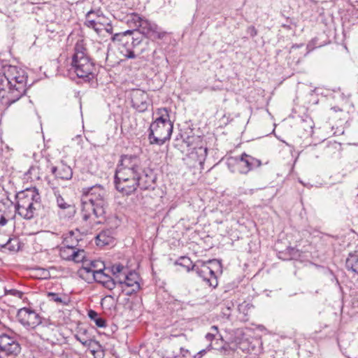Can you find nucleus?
Returning a JSON list of instances; mask_svg holds the SVG:
<instances>
[{"label": "nucleus", "instance_id": "11", "mask_svg": "<svg viewBox=\"0 0 358 358\" xmlns=\"http://www.w3.org/2000/svg\"><path fill=\"white\" fill-rule=\"evenodd\" d=\"M131 106L138 112L143 113L147 110L151 101L146 92L140 89H133L129 93Z\"/></svg>", "mask_w": 358, "mask_h": 358}, {"label": "nucleus", "instance_id": "19", "mask_svg": "<svg viewBox=\"0 0 358 358\" xmlns=\"http://www.w3.org/2000/svg\"><path fill=\"white\" fill-rule=\"evenodd\" d=\"M98 269H94L92 267H88L87 264L83 266L78 271V273L80 278L84 279L88 282H92L95 280V275Z\"/></svg>", "mask_w": 358, "mask_h": 358}, {"label": "nucleus", "instance_id": "43", "mask_svg": "<svg viewBox=\"0 0 358 358\" xmlns=\"http://www.w3.org/2000/svg\"><path fill=\"white\" fill-rule=\"evenodd\" d=\"M187 354H189V350L185 349L184 348H180V355H184L185 358H186Z\"/></svg>", "mask_w": 358, "mask_h": 358}, {"label": "nucleus", "instance_id": "15", "mask_svg": "<svg viewBox=\"0 0 358 358\" xmlns=\"http://www.w3.org/2000/svg\"><path fill=\"white\" fill-rule=\"evenodd\" d=\"M236 164L241 173L247 174L254 169L259 167L262 165V162L259 159L243 153L240 158L236 160Z\"/></svg>", "mask_w": 358, "mask_h": 358}, {"label": "nucleus", "instance_id": "20", "mask_svg": "<svg viewBox=\"0 0 358 358\" xmlns=\"http://www.w3.org/2000/svg\"><path fill=\"white\" fill-rule=\"evenodd\" d=\"M125 34H129V40L131 41V49H137L143 41V36L138 30H127Z\"/></svg>", "mask_w": 358, "mask_h": 358}, {"label": "nucleus", "instance_id": "31", "mask_svg": "<svg viewBox=\"0 0 358 358\" xmlns=\"http://www.w3.org/2000/svg\"><path fill=\"white\" fill-rule=\"evenodd\" d=\"M96 17L94 18L96 23L97 24L101 25V27H104L108 24L109 20L106 18L101 12V10H98L95 11Z\"/></svg>", "mask_w": 358, "mask_h": 358}, {"label": "nucleus", "instance_id": "7", "mask_svg": "<svg viewBox=\"0 0 358 358\" xmlns=\"http://www.w3.org/2000/svg\"><path fill=\"white\" fill-rule=\"evenodd\" d=\"M113 271L116 277L120 291L126 295L131 296L140 289L139 276L136 272H129L128 268L120 264H115Z\"/></svg>", "mask_w": 358, "mask_h": 358}, {"label": "nucleus", "instance_id": "50", "mask_svg": "<svg viewBox=\"0 0 358 358\" xmlns=\"http://www.w3.org/2000/svg\"><path fill=\"white\" fill-rule=\"evenodd\" d=\"M95 17H96V15H92V18H95Z\"/></svg>", "mask_w": 358, "mask_h": 358}, {"label": "nucleus", "instance_id": "33", "mask_svg": "<svg viewBox=\"0 0 358 358\" xmlns=\"http://www.w3.org/2000/svg\"><path fill=\"white\" fill-rule=\"evenodd\" d=\"M11 251H17L19 250V241L16 238H9L7 243L3 245Z\"/></svg>", "mask_w": 358, "mask_h": 358}, {"label": "nucleus", "instance_id": "49", "mask_svg": "<svg viewBox=\"0 0 358 358\" xmlns=\"http://www.w3.org/2000/svg\"><path fill=\"white\" fill-rule=\"evenodd\" d=\"M202 151L203 152V153H204V155H207V149H206V148H205V149H204L203 150H202Z\"/></svg>", "mask_w": 358, "mask_h": 358}, {"label": "nucleus", "instance_id": "30", "mask_svg": "<svg viewBox=\"0 0 358 358\" xmlns=\"http://www.w3.org/2000/svg\"><path fill=\"white\" fill-rule=\"evenodd\" d=\"M71 244L73 245L74 248H76L78 244V240L75 237L74 232L73 231H70L63 241V245L67 246V245H71Z\"/></svg>", "mask_w": 358, "mask_h": 358}, {"label": "nucleus", "instance_id": "35", "mask_svg": "<svg viewBox=\"0 0 358 358\" xmlns=\"http://www.w3.org/2000/svg\"><path fill=\"white\" fill-rule=\"evenodd\" d=\"M210 348H212L211 343L208 346L206 349L201 350L196 355H194V358H202V357L204 356L206 354L207 351Z\"/></svg>", "mask_w": 358, "mask_h": 358}, {"label": "nucleus", "instance_id": "4", "mask_svg": "<svg viewBox=\"0 0 358 358\" xmlns=\"http://www.w3.org/2000/svg\"><path fill=\"white\" fill-rule=\"evenodd\" d=\"M73 51L71 71L78 78L89 81L94 78L96 69L94 62L88 56L83 40L76 42Z\"/></svg>", "mask_w": 358, "mask_h": 358}, {"label": "nucleus", "instance_id": "41", "mask_svg": "<svg viewBox=\"0 0 358 358\" xmlns=\"http://www.w3.org/2000/svg\"><path fill=\"white\" fill-rule=\"evenodd\" d=\"M308 51L306 52V54L309 53L310 51H312L315 47H314V41H312L311 42H310L308 45H307V47H306Z\"/></svg>", "mask_w": 358, "mask_h": 358}, {"label": "nucleus", "instance_id": "47", "mask_svg": "<svg viewBox=\"0 0 358 358\" xmlns=\"http://www.w3.org/2000/svg\"><path fill=\"white\" fill-rule=\"evenodd\" d=\"M303 45V44H300V45H298V44H295V45H293L292 46V49H294V48H299L300 47H301Z\"/></svg>", "mask_w": 358, "mask_h": 358}, {"label": "nucleus", "instance_id": "9", "mask_svg": "<svg viewBox=\"0 0 358 358\" xmlns=\"http://www.w3.org/2000/svg\"><path fill=\"white\" fill-rule=\"evenodd\" d=\"M213 262V260H210L208 262H199L197 264H195L194 266H192V270L194 271L207 285L215 287L218 284L217 276L213 269L208 266V263Z\"/></svg>", "mask_w": 358, "mask_h": 358}, {"label": "nucleus", "instance_id": "26", "mask_svg": "<svg viewBox=\"0 0 358 358\" xmlns=\"http://www.w3.org/2000/svg\"><path fill=\"white\" fill-rule=\"evenodd\" d=\"M298 250L294 248L288 247L286 252H280L279 258L283 260L292 259L297 256Z\"/></svg>", "mask_w": 358, "mask_h": 358}, {"label": "nucleus", "instance_id": "42", "mask_svg": "<svg viewBox=\"0 0 358 358\" xmlns=\"http://www.w3.org/2000/svg\"><path fill=\"white\" fill-rule=\"evenodd\" d=\"M12 294L15 296H17L19 298H22V295H23V293L20 291H18V290H15V289H13L10 291Z\"/></svg>", "mask_w": 358, "mask_h": 358}, {"label": "nucleus", "instance_id": "39", "mask_svg": "<svg viewBox=\"0 0 358 358\" xmlns=\"http://www.w3.org/2000/svg\"><path fill=\"white\" fill-rule=\"evenodd\" d=\"M103 29H105L109 34L113 33V27L110 20L108 21V24L105 26Z\"/></svg>", "mask_w": 358, "mask_h": 358}, {"label": "nucleus", "instance_id": "44", "mask_svg": "<svg viewBox=\"0 0 358 358\" xmlns=\"http://www.w3.org/2000/svg\"><path fill=\"white\" fill-rule=\"evenodd\" d=\"M104 27H101V25L97 24L95 25L94 30L97 33L99 34L101 32L102 30H103Z\"/></svg>", "mask_w": 358, "mask_h": 358}, {"label": "nucleus", "instance_id": "40", "mask_svg": "<svg viewBox=\"0 0 358 358\" xmlns=\"http://www.w3.org/2000/svg\"><path fill=\"white\" fill-rule=\"evenodd\" d=\"M217 338V337L215 336H214L213 334H211V333H208L206 335V339L208 341H210V342H212L214 339Z\"/></svg>", "mask_w": 358, "mask_h": 358}, {"label": "nucleus", "instance_id": "27", "mask_svg": "<svg viewBox=\"0 0 358 358\" xmlns=\"http://www.w3.org/2000/svg\"><path fill=\"white\" fill-rule=\"evenodd\" d=\"M176 264L180 265L181 266H183L186 268L187 271H192V266H194L195 264H192V260L185 256L180 257L176 262Z\"/></svg>", "mask_w": 358, "mask_h": 358}, {"label": "nucleus", "instance_id": "14", "mask_svg": "<svg viewBox=\"0 0 358 358\" xmlns=\"http://www.w3.org/2000/svg\"><path fill=\"white\" fill-rule=\"evenodd\" d=\"M45 160L47 164V168L50 169V171L57 179L69 180L72 178L73 170L70 166L64 164L63 162H61L57 165L54 166L50 164L48 159L45 158Z\"/></svg>", "mask_w": 358, "mask_h": 358}, {"label": "nucleus", "instance_id": "5", "mask_svg": "<svg viewBox=\"0 0 358 358\" xmlns=\"http://www.w3.org/2000/svg\"><path fill=\"white\" fill-rule=\"evenodd\" d=\"M16 213L25 220H31L37 215L41 207V196L36 187L28 188L16 195Z\"/></svg>", "mask_w": 358, "mask_h": 358}, {"label": "nucleus", "instance_id": "10", "mask_svg": "<svg viewBox=\"0 0 358 358\" xmlns=\"http://www.w3.org/2000/svg\"><path fill=\"white\" fill-rule=\"evenodd\" d=\"M20 350V344L13 338L6 334L0 336V358H15Z\"/></svg>", "mask_w": 358, "mask_h": 358}, {"label": "nucleus", "instance_id": "1", "mask_svg": "<svg viewBox=\"0 0 358 358\" xmlns=\"http://www.w3.org/2000/svg\"><path fill=\"white\" fill-rule=\"evenodd\" d=\"M27 75L15 66H3L0 71V99L10 105L19 100L27 90Z\"/></svg>", "mask_w": 358, "mask_h": 358}, {"label": "nucleus", "instance_id": "18", "mask_svg": "<svg viewBox=\"0 0 358 358\" xmlns=\"http://www.w3.org/2000/svg\"><path fill=\"white\" fill-rule=\"evenodd\" d=\"M112 41L120 43L121 45L124 48V55L126 57L129 59H134L136 57L134 50L131 49V41L129 40V34H125V31L114 34L112 37ZM122 52H124L123 50H122Z\"/></svg>", "mask_w": 358, "mask_h": 358}, {"label": "nucleus", "instance_id": "21", "mask_svg": "<svg viewBox=\"0 0 358 358\" xmlns=\"http://www.w3.org/2000/svg\"><path fill=\"white\" fill-rule=\"evenodd\" d=\"M114 238L112 232L110 230H103L101 231L96 237L97 245H108L113 243Z\"/></svg>", "mask_w": 358, "mask_h": 358}, {"label": "nucleus", "instance_id": "8", "mask_svg": "<svg viewBox=\"0 0 358 358\" xmlns=\"http://www.w3.org/2000/svg\"><path fill=\"white\" fill-rule=\"evenodd\" d=\"M114 264L110 266H103V268H99L95 275V280L98 283L101 284L105 288L113 290L117 285V274L113 271Z\"/></svg>", "mask_w": 358, "mask_h": 358}, {"label": "nucleus", "instance_id": "16", "mask_svg": "<svg viewBox=\"0 0 358 358\" xmlns=\"http://www.w3.org/2000/svg\"><path fill=\"white\" fill-rule=\"evenodd\" d=\"M156 176L152 170H144L141 168L137 179L138 187L143 190L154 189Z\"/></svg>", "mask_w": 358, "mask_h": 358}, {"label": "nucleus", "instance_id": "13", "mask_svg": "<svg viewBox=\"0 0 358 358\" xmlns=\"http://www.w3.org/2000/svg\"><path fill=\"white\" fill-rule=\"evenodd\" d=\"M141 31L139 32L144 37L152 41L162 39L166 35V32L162 31L158 25L145 18H143L141 24H138Z\"/></svg>", "mask_w": 358, "mask_h": 358}, {"label": "nucleus", "instance_id": "46", "mask_svg": "<svg viewBox=\"0 0 358 358\" xmlns=\"http://www.w3.org/2000/svg\"><path fill=\"white\" fill-rule=\"evenodd\" d=\"M98 263L97 262H91L90 265H88V267H92L94 269H97L98 267Z\"/></svg>", "mask_w": 358, "mask_h": 358}, {"label": "nucleus", "instance_id": "2", "mask_svg": "<svg viewBox=\"0 0 358 358\" xmlns=\"http://www.w3.org/2000/svg\"><path fill=\"white\" fill-rule=\"evenodd\" d=\"M141 171V159L136 155H122L115 174L116 189L124 195H130L138 187L137 179Z\"/></svg>", "mask_w": 358, "mask_h": 358}, {"label": "nucleus", "instance_id": "48", "mask_svg": "<svg viewBox=\"0 0 358 358\" xmlns=\"http://www.w3.org/2000/svg\"><path fill=\"white\" fill-rule=\"evenodd\" d=\"M247 307V305H241L238 306V310L239 311L241 312L242 310V309H245V308Z\"/></svg>", "mask_w": 358, "mask_h": 358}, {"label": "nucleus", "instance_id": "23", "mask_svg": "<svg viewBox=\"0 0 358 358\" xmlns=\"http://www.w3.org/2000/svg\"><path fill=\"white\" fill-rule=\"evenodd\" d=\"M126 23L131 28L134 29V30H136V29H139L138 24H141V22L143 21V18L141 17L138 14L132 13L130 14H128L125 17Z\"/></svg>", "mask_w": 358, "mask_h": 358}, {"label": "nucleus", "instance_id": "17", "mask_svg": "<svg viewBox=\"0 0 358 358\" xmlns=\"http://www.w3.org/2000/svg\"><path fill=\"white\" fill-rule=\"evenodd\" d=\"M75 338L81 343L84 346L92 348L91 352L94 355L96 351L101 348L99 341L92 339L88 336V331L85 329L80 328L77 334L74 335Z\"/></svg>", "mask_w": 358, "mask_h": 358}, {"label": "nucleus", "instance_id": "24", "mask_svg": "<svg viewBox=\"0 0 358 358\" xmlns=\"http://www.w3.org/2000/svg\"><path fill=\"white\" fill-rule=\"evenodd\" d=\"M76 248L74 245L71 244V245H67V246L63 245L59 250V255L60 257L67 261H71L72 259V253L74 252Z\"/></svg>", "mask_w": 358, "mask_h": 358}, {"label": "nucleus", "instance_id": "12", "mask_svg": "<svg viewBox=\"0 0 358 358\" xmlns=\"http://www.w3.org/2000/svg\"><path fill=\"white\" fill-rule=\"evenodd\" d=\"M17 318L26 329H32L41 323V318L34 310L28 308H20L17 311Z\"/></svg>", "mask_w": 358, "mask_h": 358}, {"label": "nucleus", "instance_id": "29", "mask_svg": "<svg viewBox=\"0 0 358 358\" xmlns=\"http://www.w3.org/2000/svg\"><path fill=\"white\" fill-rule=\"evenodd\" d=\"M54 194L56 197L57 205L59 208L65 210L71 206L69 203L65 201L58 190H55Z\"/></svg>", "mask_w": 358, "mask_h": 358}, {"label": "nucleus", "instance_id": "37", "mask_svg": "<svg viewBox=\"0 0 358 358\" xmlns=\"http://www.w3.org/2000/svg\"><path fill=\"white\" fill-rule=\"evenodd\" d=\"M210 333L213 334L216 337L219 336L220 338H222V336L219 334L218 327L215 325H213L210 327Z\"/></svg>", "mask_w": 358, "mask_h": 358}, {"label": "nucleus", "instance_id": "28", "mask_svg": "<svg viewBox=\"0 0 358 358\" xmlns=\"http://www.w3.org/2000/svg\"><path fill=\"white\" fill-rule=\"evenodd\" d=\"M72 259L71 261H73L74 262L79 263L84 260L85 258V252L84 250L78 249L77 247L76 248L74 252L72 253Z\"/></svg>", "mask_w": 358, "mask_h": 358}, {"label": "nucleus", "instance_id": "6", "mask_svg": "<svg viewBox=\"0 0 358 358\" xmlns=\"http://www.w3.org/2000/svg\"><path fill=\"white\" fill-rule=\"evenodd\" d=\"M157 114L159 116L150 124L149 139L151 144L162 145L171 138L173 125L166 108L158 109Z\"/></svg>", "mask_w": 358, "mask_h": 358}, {"label": "nucleus", "instance_id": "3", "mask_svg": "<svg viewBox=\"0 0 358 358\" xmlns=\"http://www.w3.org/2000/svg\"><path fill=\"white\" fill-rule=\"evenodd\" d=\"M106 192L101 185L83 189L81 217L84 221L92 222L95 218L103 217L106 213Z\"/></svg>", "mask_w": 358, "mask_h": 358}, {"label": "nucleus", "instance_id": "38", "mask_svg": "<svg viewBox=\"0 0 358 358\" xmlns=\"http://www.w3.org/2000/svg\"><path fill=\"white\" fill-rule=\"evenodd\" d=\"M8 220L6 219L4 214L0 210V227H3L6 224Z\"/></svg>", "mask_w": 358, "mask_h": 358}, {"label": "nucleus", "instance_id": "22", "mask_svg": "<svg viewBox=\"0 0 358 358\" xmlns=\"http://www.w3.org/2000/svg\"><path fill=\"white\" fill-rule=\"evenodd\" d=\"M345 266L348 271L358 274V254L350 253L345 261Z\"/></svg>", "mask_w": 358, "mask_h": 358}, {"label": "nucleus", "instance_id": "36", "mask_svg": "<svg viewBox=\"0 0 358 358\" xmlns=\"http://www.w3.org/2000/svg\"><path fill=\"white\" fill-rule=\"evenodd\" d=\"M247 33L250 34L252 37H254L257 34V31L255 27L250 26L248 28Z\"/></svg>", "mask_w": 358, "mask_h": 358}, {"label": "nucleus", "instance_id": "25", "mask_svg": "<svg viewBox=\"0 0 358 358\" xmlns=\"http://www.w3.org/2000/svg\"><path fill=\"white\" fill-rule=\"evenodd\" d=\"M88 317L95 322L98 327H105L106 326V320L99 317L96 311L93 310H89Z\"/></svg>", "mask_w": 358, "mask_h": 358}, {"label": "nucleus", "instance_id": "45", "mask_svg": "<svg viewBox=\"0 0 358 358\" xmlns=\"http://www.w3.org/2000/svg\"><path fill=\"white\" fill-rule=\"evenodd\" d=\"M163 358H185V356L184 355H175V354H173L172 355H169V356H164Z\"/></svg>", "mask_w": 358, "mask_h": 358}, {"label": "nucleus", "instance_id": "32", "mask_svg": "<svg viewBox=\"0 0 358 358\" xmlns=\"http://www.w3.org/2000/svg\"><path fill=\"white\" fill-rule=\"evenodd\" d=\"M95 14L94 10H90L89 11L86 15V20L85 22V24L92 29H94L95 25H96V21L94 18H92V15Z\"/></svg>", "mask_w": 358, "mask_h": 358}, {"label": "nucleus", "instance_id": "34", "mask_svg": "<svg viewBox=\"0 0 358 358\" xmlns=\"http://www.w3.org/2000/svg\"><path fill=\"white\" fill-rule=\"evenodd\" d=\"M48 296L50 301L56 302L57 303L66 304V302L64 301L57 293L48 292Z\"/></svg>", "mask_w": 358, "mask_h": 358}]
</instances>
